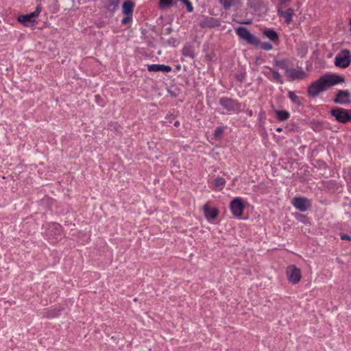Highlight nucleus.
Returning a JSON list of instances; mask_svg holds the SVG:
<instances>
[{"label": "nucleus", "mask_w": 351, "mask_h": 351, "mask_svg": "<svg viewBox=\"0 0 351 351\" xmlns=\"http://www.w3.org/2000/svg\"><path fill=\"white\" fill-rule=\"evenodd\" d=\"M286 75L289 77L292 80L303 79L306 77V73L302 69L296 70L295 69H288L286 71Z\"/></svg>", "instance_id": "ddd939ff"}, {"label": "nucleus", "mask_w": 351, "mask_h": 351, "mask_svg": "<svg viewBox=\"0 0 351 351\" xmlns=\"http://www.w3.org/2000/svg\"><path fill=\"white\" fill-rule=\"evenodd\" d=\"M331 114L337 121L342 123H346L350 120V117L348 116V110L343 108H333L331 110Z\"/></svg>", "instance_id": "0eeeda50"}, {"label": "nucleus", "mask_w": 351, "mask_h": 351, "mask_svg": "<svg viewBox=\"0 0 351 351\" xmlns=\"http://www.w3.org/2000/svg\"><path fill=\"white\" fill-rule=\"evenodd\" d=\"M350 93L348 90H339L334 99L335 104H350L351 100L349 99Z\"/></svg>", "instance_id": "9d476101"}, {"label": "nucleus", "mask_w": 351, "mask_h": 351, "mask_svg": "<svg viewBox=\"0 0 351 351\" xmlns=\"http://www.w3.org/2000/svg\"><path fill=\"white\" fill-rule=\"evenodd\" d=\"M278 14L285 19L287 23H289L292 21V16L294 14V10L292 8H287L285 10L278 9Z\"/></svg>", "instance_id": "4468645a"}, {"label": "nucleus", "mask_w": 351, "mask_h": 351, "mask_svg": "<svg viewBox=\"0 0 351 351\" xmlns=\"http://www.w3.org/2000/svg\"><path fill=\"white\" fill-rule=\"evenodd\" d=\"M204 216L208 221L215 219L218 215L219 210L216 208H210L208 204L203 206Z\"/></svg>", "instance_id": "9b49d317"}, {"label": "nucleus", "mask_w": 351, "mask_h": 351, "mask_svg": "<svg viewBox=\"0 0 351 351\" xmlns=\"http://www.w3.org/2000/svg\"><path fill=\"white\" fill-rule=\"evenodd\" d=\"M226 184V180L224 178L221 177H217L214 180V189L221 191Z\"/></svg>", "instance_id": "6ab92c4d"}, {"label": "nucleus", "mask_w": 351, "mask_h": 351, "mask_svg": "<svg viewBox=\"0 0 351 351\" xmlns=\"http://www.w3.org/2000/svg\"><path fill=\"white\" fill-rule=\"evenodd\" d=\"M183 54H184V56H190V57L193 58V55H192V53H191L189 51V49H187L186 47H185V48H184V49H183Z\"/></svg>", "instance_id": "bb28decb"}, {"label": "nucleus", "mask_w": 351, "mask_h": 351, "mask_svg": "<svg viewBox=\"0 0 351 351\" xmlns=\"http://www.w3.org/2000/svg\"><path fill=\"white\" fill-rule=\"evenodd\" d=\"M166 30L167 31V33L169 34L171 32V28H167Z\"/></svg>", "instance_id": "72a5a7b5"}, {"label": "nucleus", "mask_w": 351, "mask_h": 351, "mask_svg": "<svg viewBox=\"0 0 351 351\" xmlns=\"http://www.w3.org/2000/svg\"><path fill=\"white\" fill-rule=\"evenodd\" d=\"M286 274L288 280L293 284H297L301 280V270L294 265L287 267Z\"/></svg>", "instance_id": "39448f33"}, {"label": "nucleus", "mask_w": 351, "mask_h": 351, "mask_svg": "<svg viewBox=\"0 0 351 351\" xmlns=\"http://www.w3.org/2000/svg\"><path fill=\"white\" fill-rule=\"evenodd\" d=\"M278 119L280 121H285L289 117V114L285 110L276 111Z\"/></svg>", "instance_id": "412c9836"}, {"label": "nucleus", "mask_w": 351, "mask_h": 351, "mask_svg": "<svg viewBox=\"0 0 351 351\" xmlns=\"http://www.w3.org/2000/svg\"><path fill=\"white\" fill-rule=\"evenodd\" d=\"M119 4V0H115L112 1L109 7L112 6L113 8H116Z\"/></svg>", "instance_id": "c756f323"}, {"label": "nucleus", "mask_w": 351, "mask_h": 351, "mask_svg": "<svg viewBox=\"0 0 351 351\" xmlns=\"http://www.w3.org/2000/svg\"><path fill=\"white\" fill-rule=\"evenodd\" d=\"M261 47L265 49V50H267V51H269L271 49H272L273 48V46L271 44L269 43H263L261 44Z\"/></svg>", "instance_id": "b1692460"}, {"label": "nucleus", "mask_w": 351, "mask_h": 351, "mask_svg": "<svg viewBox=\"0 0 351 351\" xmlns=\"http://www.w3.org/2000/svg\"><path fill=\"white\" fill-rule=\"evenodd\" d=\"M134 3L130 1H124L122 8H123V12L125 14H132L133 12Z\"/></svg>", "instance_id": "a211bd4d"}, {"label": "nucleus", "mask_w": 351, "mask_h": 351, "mask_svg": "<svg viewBox=\"0 0 351 351\" xmlns=\"http://www.w3.org/2000/svg\"><path fill=\"white\" fill-rule=\"evenodd\" d=\"M277 130L278 131H281V128H278Z\"/></svg>", "instance_id": "c9c22d12"}, {"label": "nucleus", "mask_w": 351, "mask_h": 351, "mask_svg": "<svg viewBox=\"0 0 351 351\" xmlns=\"http://www.w3.org/2000/svg\"><path fill=\"white\" fill-rule=\"evenodd\" d=\"M58 226H60V225H59L58 223H53V224L51 225V228H54V229H57Z\"/></svg>", "instance_id": "7c9ffc66"}, {"label": "nucleus", "mask_w": 351, "mask_h": 351, "mask_svg": "<svg viewBox=\"0 0 351 351\" xmlns=\"http://www.w3.org/2000/svg\"><path fill=\"white\" fill-rule=\"evenodd\" d=\"M341 239L342 240H348V241H351V237L348 235V234H341Z\"/></svg>", "instance_id": "cd10ccee"}, {"label": "nucleus", "mask_w": 351, "mask_h": 351, "mask_svg": "<svg viewBox=\"0 0 351 351\" xmlns=\"http://www.w3.org/2000/svg\"><path fill=\"white\" fill-rule=\"evenodd\" d=\"M275 64L276 66H278L282 69L287 68V63H286L285 60H282V61L276 60Z\"/></svg>", "instance_id": "393cba45"}, {"label": "nucleus", "mask_w": 351, "mask_h": 351, "mask_svg": "<svg viewBox=\"0 0 351 351\" xmlns=\"http://www.w3.org/2000/svg\"><path fill=\"white\" fill-rule=\"evenodd\" d=\"M230 210L234 217L242 216L245 208L243 201L240 197L233 199L230 204Z\"/></svg>", "instance_id": "423d86ee"}, {"label": "nucleus", "mask_w": 351, "mask_h": 351, "mask_svg": "<svg viewBox=\"0 0 351 351\" xmlns=\"http://www.w3.org/2000/svg\"><path fill=\"white\" fill-rule=\"evenodd\" d=\"M263 34L273 42H276L278 40V35L276 31L271 29L265 28L263 30Z\"/></svg>", "instance_id": "f3484780"}, {"label": "nucleus", "mask_w": 351, "mask_h": 351, "mask_svg": "<svg viewBox=\"0 0 351 351\" xmlns=\"http://www.w3.org/2000/svg\"><path fill=\"white\" fill-rule=\"evenodd\" d=\"M131 21V17L130 16H126L125 18L123 19L122 20V23L123 24H127L128 23H129L130 21Z\"/></svg>", "instance_id": "c85d7f7f"}, {"label": "nucleus", "mask_w": 351, "mask_h": 351, "mask_svg": "<svg viewBox=\"0 0 351 351\" xmlns=\"http://www.w3.org/2000/svg\"><path fill=\"white\" fill-rule=\"evenodd\" d=\"M348 110V116L350 117V120L351 121V110Z\"/></svg>", "instance_id": "2f4dec72"}, {"label": "nucleus", "mask_w": 351, "mask_h": 351, "mask_svg": "<svg viewBox=\"0 0 351 351\" xmlns=\"http://www.w3.org/2000/svg\"><path fill=\"white\" fill-rule=\"evenodd\" d=\"M223 133V128L221 127L217 128L215 131V138H221L222 134Z\"/></svg>", "instance_id": "4be33fe9"}, {"label": "nucleus", "mask_w": 351, "mask_h": 351, "mask_svg": "<svg viewBox=\"0 0 351 351\" xmlns=\"http://www.w3.org/2000/svg\"><path fill=\"white\" fill-rule=\"evenodd\" d=\"M148 71L153 72L162 71L168 73L171 71V67L164 64H150L148 65Z\"/></svg>", "instance_id": "dca6fc26"}, {"label": "nucleus", "mask_w": 351, "mask_h": 351, "mask_svg": "<svg viewBox=\"0 0 351 351\" xmlns=\"http://www.w3.org/2000/svg\"><path fill=\"white\" fill-rule=\"evenodd\" d=\"M199 25L202 27H215L219 26L220 22L215 18L207 17L202 21Z\"/></svg>", "instance_id": "2eb2a0df"}, {"label": "nucleus", "mask_w": 351, "mask_h": 351, "mask_svg": "<svg viewBox=\"0 0 351 351\" xmlns=\"http://www.w3.org/2000/svg\"><path fill=\"white\" fill-rule=\"evenodd\" d=\"M40 11V8L37 6L34 12L25 15L19 16L18 17V21L23 23L26 27L34 25L36 23L34 18L39 15Z\"/></svg>", "instance_id": "20e7f679"}, {"label": "nucleus", "mask_w": 351, "mask_h": 351, "mask_svg": "<svg viewBox=\"0 0 351 351\" xmlns=\"http://www.w3.org/2000/svg\"><path fill=\"white\" fill-rule=\"evenodd\" d=\"M179 125H180V123H179V121H176V122H175V123H174V125H175V126H178Z\"/></svg>", "instance_id": "473e14b6"}, {"label": "nucleus", "mask_w": 351, "mask_h": 351, "mask_svg": "<svg viewBox=\"0 0 351 351\" xmlns=\"http://www.w3.org/2000/svg\"><path fill=\"white\" fill-rule=\"evenodd\" d=\"M239 0H219V3H221L226 10H228L232 5H235Z\"/></svg>", "instance_id": "aec40b11"}, {"label": "nucleus", "mask_w": 351, "mask_h": 351, "mask_svg": "<svg viewBox=\"0 0 351 351\" xmlns=\"http://www.w3.org/2000/svg\"><path fill=\"white\" fill-rule=\"evenodd\" d=\"M245 24H250L251 23V21H247L246 22L244 23Z\"/></svg>", "instance_id": "f704fd0d"}, {"label": "nucleus", "mask_w": 351, "mask_h": 351, "mask_svg": "<svg viewBox=\"0 0 351 351\" xmlns=\"http://www.w3.org/2000/svg\"><path fill=\"white\" fill-rule=\"evenodd\" d=\"M289 98L293 101V102H298V97L292 91L289 93Z\"/></svg>", "instance_id": "a878e982"}, {"label": "nucleus", "mask_w": 351, "mask_h": 351, "mask_svg": "<svg viewBox=\"0 0 351 351\" xmlns=\"http://www.w3.org/2000/svg\"><path fill=\"white\" fill-rule=\"evenodd\" d=\"M344 82V78L336 74H326L313 82L308 89V95L316 97L319 93L325 90L327 87Z\"/></svg>", "instance_id": "f257e3e1"}, {"label": "nucleus", "mask_w": 351, "mask_h": 351, "mask_svg": "<svg viewBox=\"0 0 351 351\" xmlns=\"http://www.w3.org/2000/svg\"><path fill=\"white\" fill-rule=\"evenodd\" d=\"M220 104L227 110H237L239 108V104L235 101L229 98H221L220 99Z\"/></svg>", "instance_id": "f8f14e48"}, {"label": "nucleus", "mask_w": 351, "mask_h": 351, "mask_svg": "<svg viewBox=\"0 0 351 351\" xmlns=\"http://www.w3.org/2000/svg\"><path fill=\"white\" fill-rule=\"evenodd\" d=\"M178 1H181L186 6L188 12H193V8L189 0H160V5L162 8L173 6L175 5Z\"/></svg>", "instance_id": "6e6552de"}, {"label": "nucleus", "mask_w": 351, "mask_h": 351, "mask_svg": "<svg viewBox=\"0 0 351 351\" xmlns=\"http://www.w3.org/2000/svg\"><path fill=\"white\" fill-rule=\"evenodd\" d=\"M271 71L273 73L274 77L276 79V80L278 82H279L280 84H282V81L281 80L280 75L278 73V72L275 71V70H274V69H271Z\"/></svg>", "instance_id": "5701e85b"}, {"label": "nucleus", "mask_w": 351, "mask_h": 351, "mask_svg": "<svg viewBox=\"0 0 351 351\" xmlns=\"http://www.w3.org/2000/svg\"><path fill=\"white\" fill-rule=\"evenodd\" d=\"M236 32L238 36L248 44L255 46L261 44L260 40L252 34L247 28L239 27L237 28Z\"/></svg>", "instance_id": "f03ea898"}, {"label": "nucleus", "mask_w": 351, "mask_h": 351, "mask_svg": "<svg viewBox=\"0 0 351 351\" xmlns=\"http://www.w3.org/2000/svg\"><path fill=\"white\" fill-rule=\"evenodd\" d=\"M292 204L298 210L302 212L307 210L311 206L309 201L303 197H294Z\"/></svg>", "instance_id": "1a4fd4ad"}, {"label": "nucleus", "mask_w": 351, "mask_h": 351, "mask_svg": "<svg viewBox=\"0 0 351 351\" xmlns=\"http://www.w3.org/2000/svg\"><path fill=\"white\" fill-rule=\"evenodd\" d=\"M351 62V53L349 50L343 49L335 57V65L340 68L348 67Z\"/></svg>", "instance_id": "7ed1b4c3"}]
</instances>
